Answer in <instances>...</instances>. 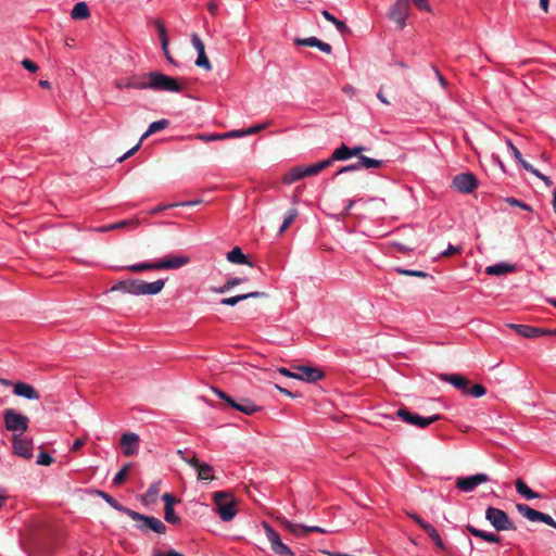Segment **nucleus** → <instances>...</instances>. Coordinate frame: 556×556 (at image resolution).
Here are the masks:
<instances>
[{"instance_id": "55", "label": "nucleus", "mask_w": 556, "mask_h": 556, "mask_svg": "<svg viewBox=\"0 0 556 556\" xmlns=\"http://www.w3.org/2000/svg\"><path fill=\"white\" fill-rule=\"evenodd\" d=\"M182 460L192 466L195 470L203 464L195 457V454H193L191 457H182Z\"/></svg>"}, {"instance_id": "56", "label": "nucleus", "mask_w": 556, "mask_h": 556, "mask_svg": "<svg viewBox=\"0 0 556 556\" xmlns=\"http://www.w3.org/2000/svg\"><path fill=\"white\" fill-rule=\"evenodd\" d=\"M412 2L415 4V7L419 10L430 12L431 8L427 0H412Z\"/></svg>"}, {"instance_id": "16", "label": "nucleus", "mask_w": 556, "mask_h": 556, "mask_svg": "<svg viewBox=\"0 0 556 556\" xmlns=\"http://www.w3.org/2000/svg\"><path fill=\"white\" fill-rule=\"evenodd\" d=\"M147 73L144 74H134L131 75L130 77L128 78H122V79H116L114 81V86L117 88V89H123V88H132V89H138V90H142V89H147Z\"/></svg>"}, {"instance_id": "39", "label": "nucleus", "mask_w": 556, "mask_h": 556, "mask_svg": "<svg viewBox=\"0 0 556 556\" xmlns=\"http://www.w3.org/2000/svg\"><path fill=\"white\" fill-rule=\"evenodd\" d=\"M357 164L359 168H379L383 165V161L359 155Z\"/></svg>"}, {"instance_id": "42", "label": "nucleus", "mask_w": 556, "mask_h": 556, "mask_svg": "<svg viewBox=\"0 0 556 556\" xmlns=\"http://www.w3.org/2000/svg\"><path fill=\"white\" fill-rule=\"evenodd\" d=\"M159 492H160V484L159 483L151 484L150 488L148 489V491L143 495V501L146 503H153L156 500Z\"/></svg>"}, {"instance_id": "10", "label": "nucleus", "mask_w": 556, "mask_h": 556, "mask_svg": "<svg viewBox=\"0 0 556 556\" xmlns=\"http://www.w3.org/2000/svg\"><path fill=\"white\" fill-rule=\"evenodd\" d=\"M516 509L530 521H541L556 529V521L547 514L538 511L527 504H517Z\"/></svg>"}, {"instance_id": "23", "label": "nucleus", "mask_w": 556, "mask_h": 556, "mask_svg": "<svg viewBox=\"0 0 556 556\" xmlns=\"http://www.w3.org/2000/svg\"><path fill=\"white\" fill-rule=\"evenodd\" d=\"M13 393L16 396L25 397L27 400H39L40 393L31 386L25 382L14 383Z\"/></svg>"}, {"instance_id": "44", "label": "nucleus", "mask_w": 556, "mask_h": 556, "mask_svg": "<svg viewBox=\"0 0 556 556\" xmlns=\"http://www.w3.org/2000/svg\"><path fill=\"white\" fill-rule=\"evenodd\" d=\"M155 25H156V28L159 30V35L161 38L162 49L164 52H167L168 38L166 35V28L160 21H156Z\"/></svg>"}, {"instance_id": "49", "label": "nucleus", "mask_w": 556, "mask_h": 556, "mask_svg": "<svg viewBox=\"0 0 556 556\" xmlns=\"http://www.w3.org/2000/svg\"><path fill=\"white\" fill-rule=\"evenodd\" d=\"M269 124H270L269 122H266V123L257 124V125L251 126L247 129H243L244 135L249 136V135L257 134V132L266 129L269 126Z\"/></svg>"}, {"instance_id": "18", "label": "nucleus", "mask_w": 556, "mask_h": 556, "mask_svg": "<svg viewBox=\"0 0 556 556\" xmlns=\"http://www.w3.org/2000/svg\"><path fill=\"white\" fill-rule=\"evenodd\" d=\"M508 327L514 329L519 336L525 337V338H538L543 334L556 336V329L544 330V329L531 327L528 325H516V324H509Z\"/></svg>"}, {"instance_id": "63", "label": "nucleus", "mask_w": 556, "mask_h": 556, "mask_svg": "<svg viewBox=\"0 0 556 556\" xmlns=\"http://www.w3.org/2000/svg\"><path fill=\"white\" fill-rule=\"evenodd\" d=\"M278 372H280L281 375H283L286 377L296 379V371H291L288 368L280 367V368H278Z\"/></svg>"}, {"instance_id": "1", "label": "nucleus", "mask_w": 556, "mask_h": 556, "mask_svg": "<svg viewBox=\"0 0 556 556\" xmlns=\"http://www.w3.org/2000/svg\"><path fill=\"white\" fill-rule=\"evenodd\" d=\"M165 286L163 279L153 282H147L141 279H125L119 280L111 288V292L122 291L132 295H155L159 294Z\"/></svg>"}, {"instance_id": "53", "label": "nucleus", "mask_w": 556, "mask_h": 556, "mask_svg": "<svg viewBox=\"0 0 556 556\" xmlns=\"http://www.w3.org/2000/svg\"><path fill=\"white\" fill-rule=\"evenodd\" d=\"M462 248L460 247H454L452 244H448L447 249L441 253V256L448 257L454 254L460 253Z\"/></svg>"}, {"instance_id": "43", "label": "nucleus", "mask_w": 556, "mask_h": 556, "mask_svg": "<svg viewBox=\"0 0 556 556\" xmlns=\"http://www.w3.org/2000/svg\"><path fill=\"white\" fill-rule=\"evenodd\" d=\"M131 464H126L114 477L113 483L115 485H121L126 480L128 472L130 470Z\"/></svg>"}, {"instance_id": "29", "label": "nucleus", "mask_w": 556, "mask_h": 556, "mask_svg": "<svg viewBox=\"0 0 556 556\" xmlns=\"http://www.w3.org/2000/svg\"><path fill=\"white\" fill-rule=\"evenodd\" d=\"M290 532L292 534H294L295 536H305L309 532L329 533L330 531H328L327 529L317 527V526L308 527V526H304V525L293 523V530H290Z\"/></svg>"}, {"instance_id": "13", "label": "nucleus", "mask_w": 556, "mask_h": 556, "mask_svg": "<svg viewBox=\"0 0 556 556\" xmlns=\"http://www.w3.org/2000/svg\"><path fill=\"white\" fill-rule=\"evenodd\" d=\"M13 453L20 457L29 459L33 457V440L23 434L13 433Z\"/></svg>"}, {"instance_id": "26", "label": "nucleus", "mask_w": 556, "mask_h": 556, "mask_svg": "<svg viewBox=\"0 0 556 556\" xmlns=\"http://www.w3.org/2000/svg\"><path fill=\"white\" fill-rule=\"evenodd\" d=\"M264 296H267V294L265 292L253 291V292H249V293H244V294H239V295H235V296H230V298H224V299L220 300V304L222 305L235 306V305H237L239 302H241L243 300H247V299H257V298H264Z\"/></svg>"}, {"instance_id": "54", "label": "nucleus", "mask_w": 556, "mask_h": 556, "mask_svg": "<svg viewBox=\"0 0 556 556\" xmlns=\"http://www.w3.org/2000/svg\"><path fill=\"white\" fill-rule=\"evenodd\" d=\"M152 556H184V555L175 549H169L167 552L154 549Z\"/></svg>"}, {"instance_id": "11", "label": "nucleus", "mask_w": 556, "mask_h": 556, "mask_svg": "<svg viewBox=\"0 0 556 556\" xmlns=\"http://www.w3.org/2000/svg\"><path fill=\"white\" fill-rule=\"evenodd\" d=\"M396 415L403 421H405L407 424H410V425H414V426L419 427V428H426L429 425H431L432 422H434V421H437V420H439L441 418L440 415H433L431 417H422L420 415L409 413L405 408H400L396 412Z\"/></svg>"}, {"instance_id": "32", "label": "nucleus", "mask_w": 556, "mask_h": 556, "mask_svg": "<svg viewBox=\"0 0 556 556\" xmlns=\"http://www.w3.org/2000/svg\"><path fill=\"white\" fill-rule=\"evenodd\" d=\"M351 157V148L342 143L338 149L333 151V153L329 159H327V161H330L331 166L334 161H345Z\"/></svg>"}, {"instance_id": "22", "label": "nucleus", "mask_w": 556, "mask_h": 556, "mask_svg": "<svg viewBox=\"0 0 556 556\" xmlns=\"http://www.w3.org/2000/svg\"><path fill=\"white\" fill-rule=\"evenodd\" d=\"M229 406L245 415H253L261 410V406H257L252 400L247 397H240L239 400L233 399Z\"/></svg>"}, {"instance_id": "14", "label": "nucleus", "mask_w": 556, "mask_h": 556, "mask_svg": "<svg viewBox=\"0 0 556 556\" xmlns=\"http://www.w3.org/2000/svg\"><path fill=\"white\" fill-rule=\"evenodd\" d=\"M167 126H168V121H166V119H161V121H156V122L151 123L149 125L147 131L140 138L139 142L134 148L128 150L123 156H121L118 159V162L122 163L125 160H127L128 157L132 156L140 149L141 143H142L143 140H146L151 135H153V134H155V132H157L160 130H163Z\"/></svg>"}, {"instance_id": "4", "label": "nucleus", "mask_w": 556, "mask_h": 556, "mask_svg": "<svg viewBox=\"0 0 556 556\" xmlns=\"http://www.w3.org/2000/svg\"><path fill=\"white\" fill-rule=\"evenodd\" d=\"M147 89L153 91L180 92L184 87L178 79L167 76L161 72L147 73Z\"/></svg>"}, {"instance_id": "40", "label": "nucleus", "mask_w": 556, "mask_h": 556, "mask_svg": "<svg viewBox=\"0 0 556 556\" xmlns=\"http://www.w3.org/2000/svg\"><path fill=\"white\" fill-rule=\"evenodd\" d=\"M198 478L200 480H214L213 467L206 463H203L198 469Z\"/></svg>"}, {"instance_id": "57", "label": "nucleus", "mask_w": 556, "mask_h": 556, "mask_svg": "<svg viewBox=\"0 0 556 556\" xmlns=\"http://www.w3.org/2000/svg\"><path fill=\"white\" fill-rule=\"evenodd\" d=\"M357 169H359V164H357V163L350 164V165H348V166H343V167H341V168H340V169L334 174V176L337 177V176H339V175H341V174H343V173H346V172H354V170H357Z\"/></svg>"}, {"instance_id": "50", "label": "nucleus", "mask_w": 556, "mask_h": 556, "mask_svg": "<svg viewBox=\"0 0 556 556\" xmlns=\"http://www.w3.org/2000/svg\"><path fill=\"white\" fill-rule=\"evenodd\" d=\"M505 202L508 203L511 206H519L522 210L528 211V212L532 211L530 205H528L527 203H525V202H522V201H520L518 199H515V198H506Z\"/></svg>"}, {"instance_id": "19", "label": "nucleus", "mask_w": 556, "mask_h": 556, "mask_svg": "<svg viewBox=\"0 0 556 556\" xmlns=\"http://www.w3.org/2000/svg\"><path fill=\"white\" fill-rule=\"evenodd\" d=\"M296 369V379L305 382H316L324 378V372L315 367L299 365Z\"/></svg>"}, {"instance_id": "48", "label": "nucleus", "mask_w": 556, "mask_h": 556, "mask_svg": "<svg viewBox=\"0 0 556 556\" xmlns=\"http://www.w3.org/2000/svg\"><path fill=\"white\" fill-rule=\"evenodd\" d=\"M507 146L511 151L515 160L523 167V164L528 162L522 157L520 151L513 144L510 140L507 141Z\"/></svg>"}, {"instance_id": "9", "label": "nucleus", "mask_w": 556, "mask_h": 556, "mask_svg": "<svg viewBox=\"0 0 556 556\" xmlns=\"http://www.w3.org/2000/svg\"><path fill=\"white\" fill-rule=\"evenodd\" d=\"M409 0H396L391 7L388 16L397 25L400 29H403L406 25V18L409 15Z\"/></svg>"}, {"instance_id": "64", "label": "nucleus", "mask_w": 556, "mask_h": 556, "mask_svg": "<svg viewBox=\"0 0 556 556\" xmlns=\"http://www.w3.org/2000/svg\"><path fill=\"white\" fill-rule=\"evenodd\" d=\"M86 441L84 439H76L72 445V451L76 452L80 450L85 445Z\"/></svg>"}, {"instance_id": "5", "label": "nucleus", "mask_w": 556, "mask_h": 556, "mask_svg": "<svg viewBox=\"0 0 556 556\" xmlns=\"http://www.w3.org/2000/svg\"><path fill=\"white\" fill-rule=\"evenodd\" d=\"M127 516L130 517L132 520L139 522L137 525V528L141 531H147L149 529L159 534H164L166 532V526L159 518L146 516L132 509L127 511Z\"/></svg>"}, {"instance_id": "51", "label": "nucleus", "mask_w": 556, "mask_h": 556, "mask_svg": "<svg viewBox=\"0 0 556 556\" xmlns=\"http://www.w3.org/2000/svg\"><path fill=\"white\" fill-rule=\"evenodd\" d=\"M53 458L45 453V452H41L39 455H38V458H37V464L38 465H41V466H49L53 463Z\"/></svg>"}, {"instance_id": "60", "label": "nucleus", "mask_w": 556, "mask_h": 556, "mask_svg": "<svg viewBox=\"0 0 556 556\" xmlns=\"http://www.w3.org/2000/svg\"><path fill=\"white\" fill-rule=\"evenodd\" d=\"M277 521L283 527L286 528L288 531L290 530H293V522H291L290 520H288L287 518L285 517H277Z\"/></svg>"}, {"instance_id": "35", "label": "nucleus", "mask_w": 556, "mask_h": 556, "mask_svg": "<svg viewBox=\"0 0 556 556\" xmlns=\"http://www.w3.org/2000/svg\"><path fill=\"white\" fill-rule=\"evenodd\" d=\"M94 493L98 496L102 497L111 507H113L114 509H116L118 511L124 513L125 515H127V511L130 510V508L123 506L122 504H119L116 500H114L110 494L105 493L104 491L96 490Z\"/></svg>"}, {"instance_id": "2", "label": "nucleus", "mask_w": 556, "mask_h": 556, "mask_svg": "<svg viewBox=\"0 0 556 556\" xmlns=\"http://www.w3.org/2000/svg\"><path fill=\"white\" fill-rule=\"evenodd\" d=\"M190 263V257L187 255L166 256L156 262H142L124 267L132 273H142L153 269H177Z\"/></svg>"}, {"instance_id": "30", "label": "nucleus", "mask_w": 556, "mask_h": 556, "mask_svg": "<svg viewBox=\"0 0 556 556\" xmlns=\"http://www.w3.org/2000/svg\"><path fill=\"white\" fill-rule=\"evenodd\" d=\"M226 257L227 261L232 264L253 266L239 247H235L231 251H229Z\"/></svg>"}, {"instance_id": "62", "label": "nucleus", "mask_w": 556, "mask_h": 556, "mask_svg": "<svg viewBox=\"0 0 556 556\" xmlns=\"http://www.w3.org/2000/svg\"><path fill=\"white\" fill-rule=\"evenodd\" d=\"M523 168L526 170L532 173L533 175H535L540 179L543 176V174L541 172H539L536 168H534L530 163H525L523 164Z\"/></svg>"}, {"instance_id": "20", "label": "nucleus", "mask_w": 556, "mask_h": 556, "mask_svg": "<svg viewBox=\"0 0 556 556\" xmlns=\"http://www.w3.org/2000/svg\"><path fill=\"white\" fill-rule=\"evenodd\" d=\"M121 446L124 455H136L139 447V435L134 432L124 433L121 438Z\"/></svg>"}, {"instance_id": "31", "label": "nucleus", "mask_w": 556, "mask_h": 556, "mask_svg": "<svg viewBox=\"0 0 556 556\" xmlns=\"http://www.w3.org/2000/svg\"><path fill=\"white\" fill-rule=\"evenodd\" d=\"M515 486L517 492L522 495L527 500L540 498L541 495L533 490H531L528 484L522 479H517L515 481Z\"/></svg>"}, {"instance_id": "8", "label": "nucleus", "mask_w": 556, "mask_h": 556, "mask_svg": "<svg viewBox=\"0 0 556 556\" xmlns=\"http://www.w3.org/2000/svg\"><path fill=\"white\" fill-rule=\"evenodd\" d=\"M266 538L270 543L273 552L279 556H294L293 552L289 546L282 543L280 535L275 531L267 522L263 523Z\"/></svg>"}, {"instance_id": "15", "label": "nucleus", "mask_w": 556, "mask_h": 556, "mask_svg": "<svg viewBox=\"0 0 556 556\" xmlns=\"http://www.w3.org/2000/svg\"><path fill=\"white\" fill-rule=\"evenodd\" d=\"M490 481V477L486 473H477L469 477H459L456 479V486L463 492H471L479 484Z\"/></svg>"}, {"instance_id": "28", "label": "nucleus", "mask_w": 556, "mask_h": 556, "mask_svg": "<svg viewBox=\"0 0 556 556\" xmlns=\"http://www.w3.org/2000/svg\"><path fill=\"white\" fill-rule=\"evenodd\" d=\"M516 270L515 265L498 263L495 265L488 266L485 268V273L491 276H501L505 274H509Z\"/></svg>"}, {"instance_id": "3", "label": "nucleus", "mask_w": 556, "mask_h": 556, "mask_svg": "<svg viewBox=\"0 0 556 556\" xmlns=\"http://www.w3.org/2000/svg\"><path fill=\"white\" fill-rule=\"evenodd\" d=\"M214 510L225 522L231 521L238 513L237 502L232 494L226 491H218L213 494Z\"/></svg>"}, {"instance_id": "34", "label": "nucleus", "mask_w": 556, "mask_h": 556, "mask_svg": "<svg viewBox=\"0 0 556 556\" xmlns=\"http://www.w3.org/2000/svg\"><path fill=\"white\" fill-rule=\"evenodd\" d=\"M90 16V11L86 2H78L74 5L71 17L73 20H86Z\"/></svg>"}, {"instance_id": "58", "label": "nucleus", "mask_w": 556, "mask_h": 556, "mask_svg": "<svg viewBox=\"0 0 556 556\" xmlns=\"http://www.w3.org/2000/svg\"><path fill=\"white\" fill-rule=\"evenodd\" d=\"M22 65L25 70L29 71V72H33L35 73L37 70H38V66L36 63H34L31 60L29 59H25L22 61Z\"/></svg>"}, {"instance_id": "37", "label": "nucleus", "mask_w": 556, "mask_h": 556, "mask_svg": "<svg viewBox=\"0 0 556 556\" xmlns=\"http://www.w3.org/2000/svg\"><path fill=\"white\" fill-rule=\"evenodd\" d=\"M302 178H304L303 166H296L291 168L287 174H285L283 182L293 184Z\"/></svg>"}, {"instance_id": "33", "label": "nucleus", "mask_w": 556, "mask_h": 556, "mask_svg": "<svg viewBox=\"0 0 556 556\" xmlns=\"http://www.w3.org/2000/svg\"><path fill=\"white\" fill-rule=\"evenodd\" d=\"M330 166V161L323 160L308 166H303L304 177H309L319 174L321 170Z\"/></svg>"}, {"instance_id": "27", "label": "nucleus", "mask_w": 556, "mask_h": 556, "mask_svg": "<svg viewBox=\"0 0 556 556\" xmlns=\"http://www.w3.org/2000/svg\"><path fill=\"white\" fill-rule=\"evenodd\" d=\"M466 529L470 534H472L473 536L479 538L483 541H486L489 543H501V540H502L501 536L493 532H486V531L480 530V529L473 527L472 525H467Z\"/></svg>"}, {"instance_id": "52", "label": "nucleus", "mask_w": 556, "mask_h": 556, "mask_svg": "<svg viewBox=\"0 0 556 556\" xmlns=\"http://www.w3.org/2000/svg\"><path fill=\"white\" fill-rule=\"evenodd\" d=\"M213 392L223 400L227 405H230L231 401L233 400L231 396H229L226 392L223 390L213 388Z\"/></svg>"}, {"instance_id": "21", "label": "nucleus", "mask_w": 556, "mask_h": 556, "mask_svg": "<svg viewBox=\"0 0 556 556\" xmlns=\"http://www.w3.org/2000/svg\"><path fill=\"white\" fill-rule=\"evenodd\" d=\"M439 379L444 382L451 383L457 390H460L465 395L468 390V387L470 386V380L459 374H440Z\"/></svg>"}, {"instance_id": "46", "label": "nucleus", "mask_w": 556, "mask_h": 556, "mask_svg": "<svg viewBox=\"0 0 556 556\" xmlns=\"http://www.w3.org/2000/svg\"><path fill=\"white\" fill-rule=\"evenodd\" d=\"M486 393V389L479 383L470 384L466 392V395H472L473 397H481Z\"/></svg>"}, {"instance_id": "17", "label": "nucleus", "mask_w": 556, "mask_h": 556, "mask_svg": "<svg viewBox=\"0 0 556 556\" xmlns=\"http://www.w3.org/2000/svg\"><path fill=\"white\" fill-rule=\"evenodd\" d=\"M191 42L194 49L198 52V58L195 60V65L198 67L204 68L205 71L212 70V64L205 53V47L201 38L197 34L191 35Z\"/></svg>"}, {"instance_id": "12", "label": "nucleus", "mask_w": 556, "mask_h": 556, "mask_svg": "<svg viewBox=\"0 0 556 556\" xmlns=\"http://www.w3.org/2000/svg\"><path fill=\"white\" fill-rule=\"evenodd\" d=\"M452 187L462 193H471L478 187V180L471 173H462L452 180Z\"/></svg>"}, {"instance_id": "36", "label": "nucleus", "mask_w": 556, "mask_h": 556, "mask_svg": "<svg viewBox=\"0 0 556 556\" xmlns=\"http://www.w3.org/2000/svg\"><path fill=\"white\" fill-rule=\"evenodd\" d=\"M243 281H244L243 278L231 277V278L227 279L226 282L222 287L212 288L211 290L215 293L224 294V293L230 291L236 286L241 285Z\"/></svg>"}, {"instance_id": "41", "label": "nucleus", "mask_w": 556, "mask_h": 556, "mask_svg": "<svg viewBox=\"0 0 556 556\" xmlns=\"http://www.w3.org/2000/svg\"><path fill=\"white\" fill-rule=\"evenodd\" d=\"M298 216V210L295 207L290 208L283 219V223L279 229V233H282L288 229V227L294 222Z\"/></svg>"}, {"instance_id": "38", "label": "nucleus", "mask_w": 556, "mask_h": 556, "mask_svg": "<svg viewBox=\"0 0 556 556\" xmlns=\"http://www.w3.org/2000/svg\"><path fill=\"white\" fill-rule=\"evenodd\" d=\"M422 529L427 532V534L431 538V540L433 541V543L435 544V546L440 549H444L445 546H444V543L442 541V539L440 538L438 531L434 529L433 526H431L430 523L428 525H422Z\"/></svg>"}, {"instance_id": "24", "label": "nucleus", "mask_w": 556, "mask_h": 556, "mask_svg": "<svg viewBox=\"0 0 556 556\" xmlns=\"http://www.w3.org/2000/svg\"><path fill=\"white\" fill-rule=\"evenodd\" d=\"M162 500L164 501L165 507V520L169 523H178L179 517L175 514L174 505L176 503V498L170 493H164L162 496Z\"/></svg>"}, {"instance_id": "25", "label": "nucleus", "mask_w": 556, "mask_h": 556, "mask_svg": "<svg viewBox=\"0 0 556 556\" xmlns=\"http://www.w3.org/2000/svg\"><path fill=\"white\" fill-rule=\"evenodd\" d=\"M294 43L296 46L315 47L327 54L331 53L332 51V47L329 43L324 42L316 37H308L304 39L295 38Z\"/></svg>"}, {"instance_id": "45", "label": "nucleus", "mask_w": 556, "mask_h": 556, "mask_svg": "<svg viewBox=\"0 0 556 556\" xmlns=\"http://www.w3.org/2000/svg\"><path fill=\"white\" fill-rule=\"evenodd\" d=\"M395 271L400 275L404 276H410V277H418V278H427L429 275L426 271L422 270H412V269H405L402 267H396Z\"/></svg>"}, {"instance_id": "47", "label": "nucleus", "mask_w": 556, "mask_h": 556, "mask_svg": "<svg viewBox=\"0 0 556 556\" xmlns=\"http://www.w3.org/2000/svg\"><path fill=\"white\" fill-rule=\"evenodd\" d=\"M138 225H139L138 219H127V220H121V222L111 224V228H113V230L125 229L127 227L136 228V227H138Z\"/></svg>"}, {"instance_id": "61", "label": "nucleus", "mask_w": 556, "mask_h": 556, "mask_svg": "<svg viewBox=\"0 0 556 556\" xmlns=\"http://www.w3.org/2000/svg\"><path fill=\"white\" fill-rule=\"evenodd\" d=\"M277 521L283 527L286 528L288 531L290 530H293V522H291L290 520H288L287 518L285 517H277Z\"/></svg>"}, {"instance_id": "59", "label": "nucleus", "mask_w": 556, "mask_h": 556, "mask_svg": "<svg viewBox=\"0 0 556 556\" xmlns=\"http://www.w3.org/2000/svg\"><path fill=\"white\" fill-rule=\"evenodd\" d=\"M244 130L243 129H240V130H231V131H228V132H224V137H226V139H230V138H241V137H244Z\"/></svg>"}, {"instance_id": "6", "label": "nucleus", "mask_w": 556, "mask_h": 556, "mask_svg": "<svg viewBox=\"0 0 556 556\" xmlns=\"http://www.w3.org/2000/svg\"><path fill=\"white\" fill-rule=\"evenodd\" d=\"M485 519L496 531L516 530V525L509 519L508 515L500 508L488 507L485 510Z\"/></svg>"}, {"instance_id": "7", "label": "nucleus", "mask_w": 556, "mask_h": 556, "mask_svg": "<svg viewBox=\"0 0 556 556\" xmlns=\"http://www.w3.org/2000/svg\"><path fill=\"white\" fill-rule=\"evenodd\" d=\"M5 428L13 433L23 434L28 429L29 418L9 408L3 414Z\"/></svg>"}]
</instances>
